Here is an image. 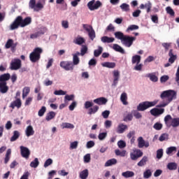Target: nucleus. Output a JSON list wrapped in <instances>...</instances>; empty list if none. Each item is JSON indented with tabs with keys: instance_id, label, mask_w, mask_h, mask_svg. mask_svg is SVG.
Here are the masks:
<instances>
[{
	"instance_id": "f257e3e1",
	"label": "nucleus",
	"mask_w": 179,
	"mask_h": 179,
	"mask_svg": "<svg viewBox=\"0 0 179 179\" xmlns=\"http://www.w3.org/2000/svg\"><path fill=\"white\" fill-rule=\"evenodd\" d=\"M31 23V17H27L23 19V17L21 15L17 16L15 20L10 24L9 29L10 30H16L19 27H26Z\"/></svg>"
},
{
	"instance_id": "f03ea898",
	"label": "nucleus",
	"mask_w": 179,
	"mask_h": 179,
	"mask_svg": "<svg viewBox=\"0 0 179 179\" xmlns=\"http://www.w3.org/2000/svg\"><path fill=\"white\" fill-rule=\"evenodd\" d=\"M157 103H159V100H155L153 101H143L138 104L137 110L138 111H145V110H148V108H150V107H155Z\"/></svg>"
},
{
	"instance_id": "7ed1b4c3",
	"label": "nucleus",
	"mask_w": 179,
	"mask_h": 179,
	"mask_svg": "<svg viewBox=\"0 0 179 179\" xmlns=\"http://www.w3.org/2000/svg\"><path fill=\"white\" fill-rule=\"evenodd\" d=\"M41 54H43V49L41 48H36L29 55L31 62H37V61H39L40 58H41Z\"/></svg>"
},
{
	"instance_id": "20e7f679",
	"label": "nucleus",
	"mask_w": 179,
	"mask_h": 179,
	"mask_svg": "<svg viewBox=\"0 0 179 179\" xmlns=\"http://www.w3.org/2000/svg\"><path fill=\"white\" fill-rule=\"evenodd\" d=\"M164 122L167 127H173V128H176V127H179V117L173 118L171 115H167L164 117Z\"/></svg>"
},
{
	"instance_id": "39448f33",
	"label": "nucleus",
	"mask_w": 179,
	"mask_h": 179,
	"mask_svg": "<svg viewBox=\"0 0 179 179\" xmlns=\"http://www.w3.org/2000/svg\"><path fill=\"white\" fill-rule=\"evenodd\" d=\"M176 96H177V94L174 90H167L164 91L161 94V99H167L168 103H170L171 101H173V99H176Z\"/></svg>"
},
{
	"instance_id": "423d86ee",
	"label": "nucleus",
	"mask_w": 179,
	"mask_h": 179,
	"mask_svg": "<svg viewBox=\"0 0 179 179\" xmlns=\"http://www.w3.org/2000/svg\"><path fill=\"white\" fill-rule=\"evenodd\" d=\"M83 27L86 31H87L89 38L92 41H93V40L96 38V31H94L93 27L84 24H83Z\"/></svg>"
},
{
	"instance_id": "0eeeda50",
	"label": "nucleus",
	"mask_w": 179,
	"mask_h": 179,
	"mask_svg": "<svg viewBox=\"0 0 179 179\" xmlns=\"http://www.w3.org/2000/svg\"><path fill=\"white\" fill-rule=\"evenodd\" d=\"M135 40H136V37L126 35L122 41V44H123L124 47H127L128 48H129V47H131L132 44H134Z\"/></svg>"
},
{
	"instance_id": "6e6552de",
	"label": "nucleus",
	"mask_w": 179,
	"mask_h": 179,
	"mask_svg": "<svg viewBox=\"0 0 179 179\" xmlns=\"http://www.w3.org/2000/svg\"><path fill=\"white\" fill-rule=\"evenodd\" d=\"M60 66L64 71H71V72L73 71V69L75 68V66L73 65V63L70 61H63L60 62Z\"/></svg>"
},
{
	"instance_id": "1a4fd4ad",
	"label": "nucleus",
	"mask_w": 179,
	"mask_h": 179,
	"mask_svg": "<svg viewBox=\"0 0 179 179\" xmlns=\"http://www.w3.org/2000/svg\"><path fill=\"white\" fill-rule=\"evenodd\" d=\"M22 68V60L20 59H14L10 64V69L11 71H17Z\"/></svg>"
},
{
	"instance_id": "9d476101",
	"label": "nucleus",
	"mask_w": 179,
	"mask_h": 179,
	"mask_svg": "<svg viewBox=\"0 0 179 179\" xmlns=\"http://www.w3.org/2000/svg\"><path fill=\"white\" fill-rule=\"evenodd\" d=\"M95 0H92L88 2L87 6L90 10H96V9H99L103 3L100 1H96L94 3Z\"/></svg>"
},
{
	"instance_id": "9b49d317",
	"label": "nucleus",
	"mask_w": 179,
	"mask_h": 179,
	"mask_svg": "<svg viewBox=\"0 0 179 179\" xmlns=\"http://www.w3.org/2000/svg\"><path fill=\"white\" fill-rule=\"evenodd\" d=\"M21 156L24 157V159H29L30 157V150H29L27 147L21 145L20 147Z\"/></svg>"
},
{
	"instance_id": "f8f14e48",
	"label": "nucleus",
	"mask_w": 179,
	"mask_h": 179,
	"mask_svg": "<svg viewBox=\"0 0 179 179\" xmlns=\"http://www.w3.org/2000/svg\"><path fill=\"white\" fill-rule=\"evenodd\" d=\"M143 156V152L141 150H136L134 152L130 153V158L131 160H138L139 157H142Z\"/></svg>"
},
{
	"instance_id": "ddd939ff",
	"label": "nucleus",
	"mask_w": 179,
	"mask_h": 179,
	"mask_svg": "<svg viewBox=\"0 0 179 179\" xmlns=\"http://www.w3.org/2000/svg\"><path fill=\"white\" fill-rule=\"evenodd\" d=\"M138 147L139 149H142V148H149V142L148 141H145L143 140V137H139L138 138Z\"/></svg>"
},
{
	"instance_id": "4468645a",
	"label": "nucleus",
	"mask_w": 179,
	"mask_h": 179,
	"mask_svg": "<svg viewBox=\"0 0 179 179\" xmlns=\"http://www.w3.org/2000/svg\"><path fill=\"white\" fill-rule=\"evenodd\" d=\"M15 107L17 108H20V107H22V100H20V98H17L15 101L10 103V108L14 109Z\"/></svg>"
},
{
	"instance_id": "2eb2a0df",
	"label": "nucleus",
	"mask_w": 179,
	"mask_h": 179,
	"mask_svg": "<svg viewBox=\"0 0 179 179\" xmlns=\"http://www.w3.org/2000/svg\"><path fill=\"white\" fill-rule=\"evenodd\" d=\"M118 80H120V71L115 70L113 71V83L112 86H117L118 85Z\"/></svg>"
},
{
	"instance_id": "dca6fc26",
	"label": "nucleus",
	"mask_w": 179,
	"mask_h": 179,
	"mask_svg": "<svg viewBox=\"0 0 179 179\" xmlns=\"http://www.w3.org/2000/svg\"><path fill=\"white\" fill-rule=\"evenodd\" d=\"M146 9L147 13H149L150 10H152V3L150 1H148L145 4L141 3L140 5V9Z\"/></svg>"
},
{
	"instance_id": "f3484780",
	"label": "nucleus",
	"mask_w": 179,
	"mask_h": 179,
	"mask_svg": "<svg viewBox=\"0 0 179 179\" xmlns=\"http://www.w3.org/2000/svg\"><path fill=\"white\" fill-rule=\"evenodd\" d=\"M107 101H108L107 99L104 97L97 98L94 100V103H95L96 104H99V106H103L104 104H107Z\"/></svg>"
},
{
	"instance_id": "a211bd4d",
	"label": "nucleus",
	"mask_w": 179,
	"mask_h": 179,
	"mask_svg": "<svg viewBox=\"0 0 179 179\" xmlns=\"http://www.w3.org/2000/svg\"><path fill=\"white\" fill-rule=\"evenodd\" d=\"M169 56L170 57L169 59V64H174L176 59H177V55L173 53V49H171L169 52Z\"/></svg>"
},
{
	"instance_id": "6ab92c4d",
	"label": "nucleus",
	"mask_w": 179,
	"mask_h": 179,
	"mask_svg": "<svg viewBox=\"0 0 179 179\" xmlns=\"http://www.w3.org/2000/svg\"><path fill=\"white\" fill-rule=\"evenodd\" d=\"M78 55H80V52H77L76 54L73 55V62L72 64L75 65H79V62H80V59H79Z\"/></svg>"
},
{
	"instance_id": "aec40b11",
	"label": "nucleus",
	"mask_w": 179,
	"mask_h": 179,
	"mask_svg": "<svg viewBox=\"0 0 179 179\" xmlns=\"http://www.w3.org/2000/svg\"><path fill=\"white\" fill-rule=\"evenodd\" d=\"M126 129H128V126L127 124H120L117 126V134H124V132H125Z\"/></svg>"
},
{
	"instance_id": "412c9836",
	"label": "nucleus",
	"mask_w": 179,
	"mask_h": 179,
	"mask_svg": "<svg viewBox=\"0 0 179 179\" xmlns=\"http://www.w3.org/2000/svg\"><path fill=\"white\" fill-rule=\"evenodd\" d=\"M177 152V147L171 146L166 148V153L168 156H173Z\"/></svg>"
},
{
	"instance_id": "4be33fe9",
	"label": "nucleus",
	"mask_w": 179,
	"mask_h": 179,
	"mask_svg": "<svg viewBox=\"0 0 179 179\" xmlns=\"http://www.w3.org/2000/svg\"><path fill=\"white\" fill-rule=\"evenodd\" d=\"M25 134L27 136H33L34 135V129L31 125H29L27 127L25 130Z\"/></svg>"
},
{
	"instance_id": "5701e85b",
	"label": "nucleus",
	"mask_w": 179,
	"mask_h": 179,
	"mask_svg": "<svg viewBox=\"0 0 179 179\" xmlns=\"http://www.w3.org/2000/svg\"><path fill=\"white\" fill-rule=\"evenodd\" d=\"M9 90V87L6 85V82L0 83V92L5 94Z\"/></svg>"
},
{
	"instance_id": "b1692460",
	"label": "nucleus",
	"mask_w": 179,
	"mask_h": 179,
	"mask_svg": "<svg viewBox=\"0 0 179 179\" xmlns=\"http://www.w3.org/2000/svg\"><path fill=\"white\" fill-rule=\"evenodd\" d=\"M85 41L84 38L78 36L74 39L73 43L78 45H82V44H85Z\"/></svg>"
},
{
	"instance_id": "393cba45",
	"label": "nucleus",
	"mask_w": 179,
	"mask_h": 179,
	"mask_svg": "<svg viewBox=\"0 0 179 179\" xmlns=\"http://www.w3.org/2000/svg\"><path fill=\"white\" fill-rule=\"evenodd\" d=\"M113 50L117 52H120V54H125V50H124V48H122V47L120 46L118 44H113Z\"/></svg>"
},
{
	"instance_id": "a878e982",
	"label": "nucleus",
	"mask_w": 179,
	"mask_h": 179,
	"mask_svg": "<svg viewBox=\"0 0 179 179\" xmlns=\"http://www.w3.org/2000/svg\"><path fill=\"white\" fill-rule=\"evenodd\" d=\"M101 41L102 43H107L108 44H110V43H114L115 38L113 37L103 36L101 38Z\"/></svg>"
},
{
	"instance_id": "bb28decb",
	"label": "nucleus",
	"mask_w": 179,
	"mask_h": 179,
	"mask_svg": "<svg viewBox=\"0 0 179 179\" xmlns=\"http://www.w3.org/2000/svg\"><path fill=\"white\" fill-rule=\"evenodd\" d=\"M141 59H142L141 55H135L131 57V64H133V65H134V64H141Z\"/></svg>"
},
{
	"instance_id": "cd10ccee",
	"label": "nucleus",
	"mask_w": 179,
	"mask_h": 179,
	"mask_svg": "<svg viewBox=\"0 0 179 179\" xmlns=\"http://www.w3.org/2000/svg\"><path fill=\"white\" fill-rule=\"evenodd\" d=\"M115 65H116L115 62H106L101 63V66H103V68L114 69Z\"/></svg>"
},
{
	"instance_id": "c85d7f7f",
	"label": "nucleus",
	"mask_w": 179,
	"mask_h": 179,
	"mask_svg": "<svg viewBox=\"0 0 179 179\" xmlns=\"http://www.w3.org/2000/svg\"><path fill=\"white\" fill-rule=\"evenodd\" d=\"M10 79V74L9 73L2 74L0 76V82L3 83Z\"/></svg>"
},
{
	"instance_id": "c756f323",
	"label": "nucleus",
	"mask_w": 179,
	"mask_h": 179,
	"mask_svg": "<svg viewBox=\"0 0 179 179\" xmlns=\"http://www.w3.org/2000/svg\"><path fill=\"white\" fill-rule=\"evenodd\" d=\"M120 100L124 106H128V101H127V100H128V95H127V93L123 92L121 94Z\"/></svg>"
},
{
	"instance_id": "7c9ffc66",
	"label": "nucleus",
	"mask_w": 179,
	"mask_h": 179,
	"mask_svg": "<svg viewBox=\"0 0 179 179\" xmlns=\"http://www.w3.org/2000/svg\"><path fill=\"white\" fill-rule=\"evenodd\" d=\"M122 176V177H124V178H131V177H134V176H135V173H134V171H127L123 172Z\"/></svg>"
},
{
	"instance_id": "2f4dec72",
	"label": "nucleus",
	"mask_w": 179,
	"mask_h": 179,
	"mask_svg": "<svg viewBox=\"0 0 179 179\" xmlns=\"http://www.w3.org/2000/svg\"><path fill=\"white\" fill-rule=\"evenodd\" d=\"M149 159L148 158L147 156H144L141 160L137 164V166L138 167H143V166H145L146 163H148V161Z\"/></svg>"
},
{
	"instance_id": "473e14b6",
	"label": "nucleus",
	"mask_w": 179,
	"mask_h": 179,
	"mask_svg": "<svg viewBox=\"0 0 179 179\" xmlns=\"http://www.w3.org/2000/svg\"><path fill=\"white\" fill-rule=\"evenodd\" d=\"M55 115H57V113H55V112H49L45 117L46 121H51V120H54V118H55Z\"/></svg>"
},
{
	"instance_id": "72a5a7b5",
	"label": "nucleus",
	"mask_w": 179,
	"mask_h": 179,
	"mask_svg": "<svg viewBox=\"0 0 179 179\" xmlns=\"http://www.w3.org/2000/svg\"><path fill=\"white\" fill-rule=\"evenodd\" d=\"M89 177V170L85 169L80 173V179H87Z\"/></svg>"
},
{
	"instance_id": "f704fd0d",
	"label": "nucleus",
	"mask_w": 179,
	"mask_h": 179,
	"mask_svg": "<svg viewBox=\"0 0 179 179\" xmlns=\"http://www.w3.org/2000/svg\"><path fill=\"white\" fill-rule=\"evenodd\" d=\"M126 35H124V33L121 31H116L115 32V37L117 38V40H121V42L124 40Z\"/></svg>"
},
{
	"instance_id": "c9c22d12",
	"label": "nucleus",
	"mask_w": 179,
	"mask_h": 179,
	"mask_svg": "<svg viewBox=\"0 0 179 179\" xmlns=\"http://www.w3.org/2000/svg\"><path fill=\"white\" fill-rule=\"evenodd\" d=\"M12 154V150L8 149L6 153V157L4 159L5 164H7L8 162L10 159V155Z\"/></svg>"
},
{
	"instance_id": "e433bc0d",
	"label": "nucleus",
	"mask_w": 179,
	"mask_h": 179,
	"mask_svg": "<svg viewBox=\"0 0 179 179\" xmlns=\"http://www.w3.org/2000/svg\"><path fill=\"white\" fill-rule=\"evenodd\" d=\"M167 169L168 170L174 171L177 169L178 165L176 162H170L167 164Z\"/></svg>"
},
{
	"instance_id": "4c0bfd02",
	"label": "nucleus",
	"mask_w": 179,
	"mask_h": 179,
	"mask_svg": "<svg viewBox=\"0 0 179 179\" xmlns=\"http://www.w3.org/2000/svg\"><path fill=\"white\" fill-rule=\"evenodd\" d=\"M117 163V159H108L106 163H105V166L106 167H110V166H114Z\"/></svg>"
},
{
	"instance_id": "58836bf2",
	"label": "nucleus",
	"mask_w": 179,
	"mask_h": 179,
	"mask_svg": "<svg viewBox=\"0 0 179 179\" xmlns=\"http://www.w3.org/2000/svg\"><path fill=\"white\" fill-rule=\"evenodd\" d=\"M19 136H20V133L18 131H14L13 136L10 138V142H15L19 139Z\"/></svg>"
},
{
	"instance_id": "ea45409f",
	"label": "nucleus",
	"mask_w": 179,
	"mask_h": 179,
	"mask_svg": "<svg viewBox=\"0 0 179 179\" xmlns=\"http://www.w3.org/2000/svg\"><path fill=\"white\" fill-rule=\"evenodd\" d=\"M146 76L147 78H150V80H151V82H157L159 80L157 76H156V75H155L154 73H148Z\"/></svg>"
},
{
	"instance_id": "a19ab883",
	"label": "nucleus",
	"mask_w": 179,
	"mask_h": 179,
	"mask_svg": "<svg viewBox=\"0 0 179 179\" xmlns=\"http://www.w3.org/2000/svg\"><path fill=\"white\" fill-rule=\"evenodd\" d=\"M29 7L31 9H34L35 12H38V9L36 8V0H30L29 3Z\"/></svg>"
},
{
	"instance_id": "79ce46f5",
	"label": "nucleus",
	"mask_w": 179,
	"mask_h": 179,
	"mask_svg": "<svg viewBox=\"0 0 179 179\" xmlns=\"http://www.w3.org/2000/svg\"><path fill=\"white\" fill-rule=\"evenodd\" d=\"M30 93V87H25L22 90V99L27 97V94Z\"/></svg>"
},
{
	"instance_id": "37998d69",
	"label": "nucleus",
	"mask_w": 179,
	"mask_h": 179,
	"mask_svg": "<svg viewBox=\"0 0 179 179\" xmlns=\"http://www.w3.org/2000/svg\"><path fill=\"white\" fill-rule=\"evenodd\" d=\"M115 153L116 156H121V157H125V155H127V150H115Z\"/></svg>"
},
{
	"instance_id": "c03bdc74",
	"label": "nucleus",
	"mask_w": 179,
	"mask_h": 179,
	"mask_svg": "<svg viewBox=\"0 0 179 179\" xmlns=\"http://www.w3.org/2000/svg\"><path fill=\"white\" fill-rule=\"evenodd\" d=\"M99 111V106H94L93 108H90L88 111V114L92 115V114H96Z\"/></svg>"
},
{
	"instance_id": "a18cd8bd",
	"label": "nucleus",
	"mask_w": 179,
	"mask_h": 179,
	"mask_svg": "<svg viewBox=\"0 0 179 179\" xmlns=\"http://www.w3.org/2000/svg\"><path fill=\"white\" fill-rule=\"evenodd\" d=\"M13 45H15V43L13 42V39H8L5 45V48L8 50V48H10Z\"/></svg>"
},
{
	"instance_id": "49530a36",
	"label": "nucleus",
	"mask_w": 179,
	"mask_h": 179,
	"mask_svg": "<svg viewBox=\"0 0 179 179\" xmlns=\"http://www.w3.org/2000/svg\"><path fill=\"white\" fill-rule=\"evenodd\" d=\"M101 52H103V48L101 46H99V49L94 51V55L96 57H100V55H101Z\"/></svg>"
},
{
	"instance_id": "de8ad7c7",
	"label": "nucleus",
	"mask_w": 179,
	"mask_h": 179,
	"mask_svg": "<svg viewBox=\"0 0 179 179\" xmlns=\"http://www.w3.org/2000/svg\"><path fill=\"white\" fill-rule=\"evenodd\" d=\"M39 164H40V162H38V159L35 158L34 160L30 163V166H31V167L36 169V167H38Z\"/></svg>"
},
{
	"instance_id": "09e8293b",
	"label": "nucleus",
	"mask_w": 179,
	"mask_h": 179,
	"mask_svg": "<svg viewBox=\"0 0 179 179\" xmlns=\"http://www.w3.org/2000/svg\"><path fill=\"white\" fill-rule=\"evenodd\" d=\"M138 29H139V26L138 25H135V24H132L130 25L126 30V31L127 33H129V31H132L134 30H138Z\"/></svg>"
},
{
	"instance_id": "8fccbe9b",
	"label": "nucleus",
	"mask_w": 179,
	"mask_h": 179,
	"mask_svg": "<svg viewBox=\"0 0 179 179\" xmlns=\"http://www.w3.org/2000/svg\"><path fill=\"white\" fill-rule=\"evenodd\" d=\"M62 127L63 128V129L65 128H67L69 129H73V128H75V126H73V124L71 123H62Z\"/></svg>"
},
{
	"instance_id": "3c124183",
	"label": "nucleus",
	"mask_w": 179,
	"mask_h": 179,
	"mask_svg": "<svg viewBox=\"0 0 179 179\" xmlns=\"http://www.w3.org/2000/svg\"><path fill=\"white\" fill-rule=\"evenodd\" d=\"M166 13H168V15H170V16H175L176 13L174 12V10L171 8V7L170 6L166 7Z\"/></svg>"
},
{
	"instance_id": "603ef678",
	"label": "nucleus",
	"mask_w": 179,
	"mask_h": 179,
	"mask_svg": "<svg viewBox=\"0 0 179 179\" xmlns=\"http://www.w3.org/2000/svg\"><path fill=\"white\" fill-rule=\"evenodd\" d=\"M143 177L145 178H150L152 177V171H150V169H147L143 173Z\"/></svg>"
},
{
	"instance_id": "864d4df0",
	"label": "nucleus",
	"mask_w": 179,
	"mask_h": 179,
	"mask_svg": "<svg viewBox=\"0 0 179 179\" xmlns=\"http://www.w3.org/2000/svg\"><path fill=\"white\" fill-rule=\"evenodd\" d=\"M120 8L124 12H128L129 10V5L125 3H123L122 5H120Z\"/></svg>"
},
{
	"instance_id": "5fc2aeb1",
	"label": "nucleus",
	"mask_w": 179,
	"mask_h": 179,
	"mask_svg": "<svg viewBox=\"0 0 179 179\" xmlns=\"http://www.w3.org/2000/svg\"><path fill=\"white\" fill-rule=\"evenodd\" d=\"M45 111H47V108H45V106H42L38 112V115L39 117H43V115H44V114L45 113Z\"/></svg>"
},
{
	"instance_id": "6e6d98bb",
	"label": "nucleus",
	"mask_w": 179,
	"mask_h": 179,
	"mask_svg": "<svg viewBox=\"0 0 179 179\" xmlns=\"http://www.w3.org/2000/svg\"><path fill=\"white\" fill-rule=\"evenodd\" d=\"M117 146L120 148V149H124V148L127 147V143L122 140H120L117 142Z\"/></svg>"
},
{
	"instance_id": "4d7b16f0",
	"label": "nucleus",
	"mask_w": 179,
	"mask_h": 179,
	"mask_svg": "<svg viewBox=\"0 0 179 179\" xmlns=\"http://www.w3.org/2000/svg\"><path fill=\"white\" fill-rule=\"evenodd\" d=\"M54 94H55V96H65V94H66V92H64L62 90H55L54 92Z\"/></svg>"
},
{
	"instance_id": "13d9d810",
	"label": "nucleus",
	"mask_w": 179,
	"mask_h": 179,
	"mask_svg": "<svg viewBox=\"0 0 179 179\" xmlns=\"http://www.w3.org/2000/svg\"><path fill=\"white\" fill-rule=\"evenodd\" d=\"M87 53V46L83 45L80 50V55H82V57H83V55H85Z\"/></svg>"
},
{
	"instance_id": "bf43d9fd",
	"label": "nucleus",
	"mask_w": 179,
	"mask_h": 179,
	"mask_svg": "<svg viewBox=\"0 0 179 179\" xmlns=\"http://www.w3.org/2000/svg\"><path fill=\"white\" fill-rule=\"evenodd\" d=\"M154 129H156V131H160L162 128H163V124L159 122H156L153 126Z\"/></svg>"
},
{
	"instance_id": "052dcab7",
	"label": "nucleus",
	"mask_w": 179,
	"mask_h": 179,
	"mask_svg": "<svg viewBox=\"0 0 179 179\" xmlns=\"http://www.w3.org/2000/svg\"><path fill=\"white\" fill-rule=\"evenodd\" d=\"M107 138V132L100 133L98 136L99 141H104Z\"/></svg>"
},
{
	"instance_id": "680f3d73",
	"label": "nucleus",
	"mask_w": 179,
	"mask_h": 179,
	"mask_svg": "<svg viewBox=\"0 0 179 179\" xmlns=\"http://www.w3.org/2000/svg\"><path fill=\"white\" fill-rule=\"evenodd\" d=\"M133 118L134 116L132 115V113H128L127 115L124 117L123 120L127 122V121H132Z\"/></svg>"
},
{
	"instance_id": "e2e57ef3",
	"label": "nucleus",
	"mask_w": 179,
	"mask_h": 179,
	"mask_svg": "<svg viewBox=\"0 0 179 179\" xmlns=\"http://www.w3.org/2000/svg\"><path fill=\"white\" fill-rule=\"evenodd\" d=\"M170 79V77L169 76H162L160 78V82L161 83H166V82H167V80H169Z\"/></svg>"
},
{
	"instance_id": "0e129e2a",
	"label": "nucleus",
	"mask_w": 179,
	"mask_h": 179,
	"mask_svg": "<svg viewBox=\"0 0 179 179\" xmlns=\"http://www.w3.org/2000/svg\"><path fill=\"white\" fill-rule=\"evenodd\" d=\"M163 157V149H159L157 151V158L162 159Z\"/></svg>"
},
{
	"instance_id": "69168bd1",
	"label": "nucleus",
	"mask_w": 179,
	"mask_h": 179,
	"mask_svg": "<svg viewBox=\"0 0 179 179\" xmlns=\"http://www.w3.org/2000/svg\"><path fill=\"white\" fill-rule=\"evenodd\" d=\"M90 160H91L90 154H87L84 156L85 163H90Z\"/></svg>"
},
{
	"instance_id": "338daca9",
	"label": "nucleus",
	"mask_w": 179,
	"mask_h": 179,
	"mask_svg": "<svg viewBox=\"0 0 179 179\" xmlns=\"http://www.w3.org/2000/svg\"><path fill=\"white\" fill-rule=\"evenodd\" d=\"M78 143H79L78 141H73L71 143L70 149H76L78 148Z\"/></svg>"
},
{
	"instance_id": "774afa93",
	"label": "nucleus",
	"mask_w": 179,
	"mask_h": 179,
	"mask_svg": "<svg viewBox=\"0 0 179 179\" xmlns=\"http://www.w3.org/2000/svg\"><path fill=\"white\" fill-rule=\"evenodd\" d=\"M52 163V159L51 158L48 159L44 164V167H48V166H51Z\"/></svg>"
}]
</instances>
